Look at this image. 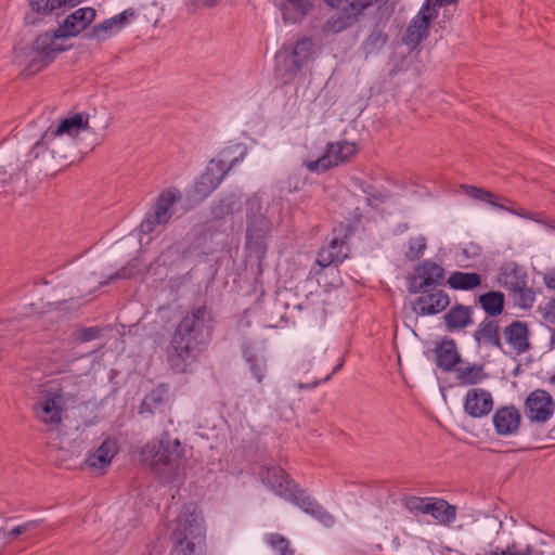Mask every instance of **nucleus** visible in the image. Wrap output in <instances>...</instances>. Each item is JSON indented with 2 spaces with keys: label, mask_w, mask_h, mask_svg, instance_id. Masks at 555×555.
Returning a JSON list of instances; mask_svg holds the SVG:
<instances>
[{
  "label": "nucleus",
  "mask_w": 555,
  "mask_h": 555,
  "mask_svg": "<svg viewBox=\"0 0 555 555\" xmlns=\"http://www.w3.org/2000/svg\"><path fill=\"white\" fill-rule=\"evenodd\" d=\"M211 314L202 306L193 309L178 324L167 348L166 358L176 373H186L205 347Z\"/></svg>",
  "instance_id": "f257e3e1"
},
{
  "label": "nucleus",
  "mask_w": 555,
  "mask_h": 555,
  "mask_svg": "<svg viewBox=\"0 0 555 555\" xmlns=\"http://www.w3.org/2000/svg\"><path fill=\"white\" fill-rule=\"evenodd\" d=\"M281 209L278 203L266 207L259 196L246 201V249L260 262L267 253V238L274 223L280 221Z\"/></svg>",
  "instance_id": "f03ea898"
},
{
  "label": "nucleus",
  "mask_w": 555,
  "mask_h": 555,
  "mask_svg": "<svg viewBox=\"0 0 555 555\" xmlns=\"http://www.w3.org/2000/svg\"><path fill=\"white\" fill-rule=\"evenodd\" d=\"M182 452L183 449L178 439L167 438L146 443L142 455L160 482L171 483L183 480L185 476Z\"/></svg>",
  "instance_id": "7ed1b4c3"
},
{
  "label": "nucleus",
  "mask_w": 555,
  "mask_h": 555,
  "mask_svg": "<svg viewBox=\"0 0 555 555\" xmlns=\"http://www.w3.org/2000/svg\"><path fill=\"white\" fill-rule=\"evenodd\" d=\"M65 392L60 387H49L40 392L33 405L35 417L49 430H56L63 423L66 412Z\"/></svg>",
  "instance_id": "20e7f679"
},
{
  "label": "nucleus",
  "mask_w": 555,
  "mask_h": 555,
  "mask_svg": "<svg viewBox=\"0 0 555 555\" xmlns=\"http://www.w3.org/2000/svg\"><path fill=\"white\" fill-rule=\"evenodd\" d=\"M336 12L324 24L326 33L339 34L358 23L372 0H324Z\"/></svg>",
  "instance_id": "39448f33"
},
{
  "label": "nucleus",
  "mask_w": 555,
  "mask_h": 555,
  "mask_svg": "<svg viewBox=\"0 0 555 555\" xmlns=\"http://www.w3.org/2000/svg\"><path fill=\"white\" fill-rule=\"evenodd\" d=\"M465 193L477 201L485 202L492 207H495L500 210L508 211L513 215L519 216L525 219H530L537 223H541L546 228L555 230V220L546 217L542 212H530L522 208L516 207L512 201L506 197L501 198L500 196L491 193L481 188L473 186V185H463L462 186Z\"/></svg>",
  "instance_id": "423d86ee"
},
{
  "label": "nucleus",
  "mask_w": 555,
  "mask_h": 555,
  "mask_svg": "<svg viewBox=\"0 0 555 555\" xmlns=\"http://www.w3.org/2000/svg\"><path fill=\"white\" fill-rule=\"evenodd\" d=\"M202 517L196 513V508L192 513H183L177 519L176 529L172 532L175 547L172 555H194L195 543L192 539L201 538L202 534Z\"/></svg>",
  "instance_id": "0eeeda50"
},
{
  "label": "nucleus",
  "mask_w": 555,
  "mask_h": 555,
  "mask_svg": "<svg viewBox=\"0 0 555 555\" xmlns=\"http://www.w3.org/2000/svg\"><path fill=\"white\" fill-rule=\"evenodd\" d=\"M245 150L241 152L238 157L231 159L228 164L229 149H224L220 156L221 158L211 160L206 168V171L198 178L195 184V191L201 196H207L221 183L228 171L245 156Z\"/></svg>",
  "instance_id": "6e6552de"
},
{
  "label": "nucleus",
  "mask_w": 555,
  "mask_h": 555,
  "mask_svg": "<svg viewBox=\"0 0 555 555\" xmlns=\"http://www.w3.org/2000/svg\"><path fill=\"white\" fill-rule=\"evenodd\" d=\"M181 201V193L176 188L164 190L157 197L154 211L141 223L143 233L153 232L156 225H165L175 212V205Z\"/></svg>",
  "instance_id": "1a4fd4ad"
},
{
  "label": "nucleus",
  "mask_w": 555,
  "mask_h": 555,
  "mask_svg": "<svg viewBox=\"0 0 555 555\" xmlns=\"http://www.w3.org/2000/svg\"><path fill=\"white\" fill-rule=\"evenodd\" d=\"M446 279L444 268L433 261L425 259L414 269V275L410 279V293H426L431 288L442 285Z\"/></svg>",
  "instance_id": "9d476101"
},
{
  "label": "nucleus",
  "mask_w": 555,
  "mask_h": 555,
  "mask_svg": "<svg viewBox=\"0 0 555 555\" xmlns=\"http://www.w3.org/2000/svg\"><path fill=\"white\" fill-rule=\"evenodd\" d=\"M524 412L530 423L545 424L554 415L555 401L546 390L535 389L527 396Z\"/></svg>",
  "instance_id": "9b49d317"
},
{
  "label": "nucleus",
  "mask_w": 555,
  "mask_h": 555,
  "mask_svg": "<svg viewBox=\"0 0 555 555\" xmlns=\"http://www.w3.org/2000/svg\"><path fill=\"white\" fill-rule=\"evenodd\" d=\"M358 152L354 143L339 141L327 145L325 155L317 160L308 162L307 168L310 171H326L331 167L349 162Z\"/></svg>",
  "instance_id": "f8f14e48"
},
{
  "label": "nucleus",
  "mask_w": 555,
  "mask_h": 555,
  "mask_svg": "<svg viewBox=\"0 0 555 555\" xmlns=\"http://www.w3.org/2000/svg\"><path fill=\"white\" fill-rule=\"evenodd\" d=\"M438 11L428 4H423L418 13L410 22L402 41L411 50L415 49L428 37L429 26L437 18Z\"/></svg>",
  "instance_id": "ddd939ff"
},
{
  "label": "nucleus",
  "mask_w": 555,
  "mask_h": 555,
  "mask_svg": "<svg viewBox=\"0 0 555 555\" xmlns=\"http://www.w3.org/2000/svg\"><path fill=\"white\" fill-rule=\"evenodd\" d=\"M118 453L115 440L105 439L98 448L87 453L86 467L93 474L103 475L111 466L112 460Z\"/></svg>",
  "instance_id": "4468645a"
},
{
  "label": "nucleus",
  "mask_w": 555,
  "mask_h": 555,
  "mask_svg": "<svg viewBox=\"0 0 555 555\" xmlns=\"http://www.w3.org/2000/svg\"><path fill=\"white\" fill-rule=\"evenodd\" d=\"M492 424L498 436H515L521 424L520 411L513 404L500 406L492 415Z\"/></svg>",
  "instance_id": "2eb2a0df"
},
{
  "label": "nucleus",
  "mask_w": 555,
  "mask_h": 555,
  "mask_svg": "<svg viewBox=\"0 0 555 555\" xmlns=\"http://www.w3.org/2000/svg\"><path fill=\"white\" fill-rule=\"evenodd\" d=\"M134 16V10L127 9L102 23L94 25L87 34V37L96 39L98 41H104L129 25Z\"/></svg>",
  "instance_id": "dca6fc26"
},
{
  "label": "nucleus",
  "mask_w": 555,
  "mask_h": 555,
  "mask_svg": "<svg viewBox=\"0 0 555 555\" xmlns=\"http://www.w3.org/2000/svg\"><path fill=\"white\" fill-rule=\"evenodd\" d=\"M348 234L337 235L336 230H334V236L330 241V243L322 247L317 256L315 262L321 268H326L331 264L341 263L349 254L348 246Z\"/></svg>",
  "instance_id": "f3484780"
},
{
  "label": "nucleus",
  "mask_w": 555,
  "mask_h": 555,
  "mask_svg": "<svg viewBox=\"0 0 555 555\" xmlns=\"http://www.w3.org/2000/svg\"><path fill=\"white\" fill-rule=\"evenodd\" d=\"M493 409L492 395L482 388H472L464 400V411L474 418L487 416Z\"/></svg>",
  "instance_id": "a211bd4d"
},
{
  "label": "nucleus",
  "mask_w": 555,
  "mask_h": 555,
  "mask_svg": "<svg viewBox=\"0 0 555 555\" xmlns=\"http://www.w3.org/2000/svg\"><path fill=\"white\" fill-rule=\"evenodd\" d=\"M96 13L92 8H80L68 15L59 26V35L65 38L75 37L85 30L95 20Z\"/></svg>",
  "instance_id": "6ab92c4d"
},
{
  "label": "nucleus",
  "mask_w": 555,
  "mask_h": 555,
  "mask_svg": "<svg viewBox=\"0 0 555 555\" xmlns=\"http://www.w3.org/2000/svg\"><path fill=\"white\" fill-rule=\"evenodd\" d=\"M504 339L512 352L517 356L530 350L529 330L527 323L513 321L503 331Z\"/></svg>",
  "instance_id": "aec40b11"
},
{
  "label": "nucleus",
  "mask_w": 555,
  "mask_h": 555,
  "mask_svg": "<svg viewBox=\"0 0 555 555\" xmlns=\"http://www.w3.org/2000/svg\"><path fill=\"white\" fill-rule=\"evenodd\" d=\"M450 304L449 295L443 291H437L418 297L414 310L421 315L437 314L443 311Z\"/></svg>",
  "instance_id": "412c9836"
},
{
  "label": "nucleus",
  "mask_w": 555,
  "mask_h": 555,
  "mask_svg": "<svg viewBox=\"0 0 555 555\" xmlns=\"http://www.w3.org/2000/svg\"><path fill=\"white\" fill-rule=\"evenodd\" d=\"M528 273L516 262L503 263L500 268L498 282L509 293L528 282Z\"/></svg>",
  "instance_id": "4be33fe9"
},
{
  "label": "nucleus",
  "mask_w": 555,
  "mask_h": 555,
  "mask_svg": "<svg viewBox=\"0 0 555 555\" xmlns=\"http://www.w3.org/2000/svg\"><path fill=\"white\" fill-rule=\"evenodd\" d=\"M479 345L494 347L503 351V344L500 337L499 322L489 318L483 319L474 334Z\"/></svg>",
  "instance_id": "5701e85b"
},
{
  "label": "nucleus",
  "mask_w": 555,
  "mask_h": 555,
  "mask_svg": "<svg viewBox=\"0 0 555 555\" xmlns=\"http://www.w3.org/2000/svg\"><path fill=\"white\" fill-rule=\"evenodd\" d=\"M436 365L444 372H450L461 361L453 339H443L435 348Z\"/></svg>",
  "instance_id": "b1692460"
},
{
  "label": "nucleus",
  "mask_w": 555,
  "mask_h": 555,
  "mask_svg": "<svg viewBox=\"0 0 555 555\" xmlns=\"http://www.w3.org/2000/svg\"><path fill=\"white\" fill-rule=\"evenodd\" d=\"M88 127V118L83 114H75L62 119L57 126H50L47 130L55 134H62L73 141L82 130Z\"/></svg>",
  "instance_id": "393cba45"
},
{
  "label": "nucleus",
  "mask_w": 555,
  "mask_h": 555,
  "mask_svg": "<svg viewBox=\"0 0 555 555\" xmlns=\"http://www.w3.org/2000/svg\"><path fill=\"white\" fill-rule=\"evenodd\" d=\"M310 0H281L280 10L284 23H299L309 12Z\"/></svg>",
  "instance_id": "a878e982"
},
{
  "label": "nucleus",
  "mask_w": 555,
  "mask_h": 555,
  "mask_svg": "<svg viewBox=\"0 0 555 555\" xmlns=\"http://www.w3.org/2000/svg\"><path fill=\"white\" fill-rule=\"evenodd\" d=\"M57 35L59 28L53 34L39 35L34 41V51L43 59H52L54 54L64 51V47L59 43V40L64 37Z\"/></svg>",
  "instance_id": "bb28decb"
},
{
  "label": "nucleus",
  "mask_w": 555,
  "mask_h": 555,
  "mask_svg": "<svg viewBox=\"0 0 555 555\" xmlns=\"http://www.w3.org/2000/svg\"><path fill=\"white\" fill-rule=\"evenodd\" d=\"M278 495L298 505L306 513L317 514L321 509L320 505L315 501L304 495L302 492L297 491L295 486L294 488H285L281 485L278 486Z\"/></svg>",
  "instance_id": "cd10ccee"
},
{
  "label": "nucleus",
  "mask_w": 555,
  "mask_h": 555,
  "mask_svg": "<svg viewBox=\"0 0 555 555\" xmlns=\"http://www.w3.org/2000/svg\"><path fill=\"white\" fill-rule=\"evenodd\" d=\"M427 515H431L438 524L449 526L456 518V508L443 499L433 498Z\"/></svg>",
  "instance_id": "c85d7f7f"
},
{
  "label": "nucleus",
  "mask_w": 555,
  "mask_h": 555,
  "mask_svg": "<svg viewBox=\"0 0 555 555\" xmlns=\"http://www.w3.org/2000/svg\"><path fill=\"white\" fill-rule=\"evenodd\" d=\"M481 283V275L476 272L454 271L447 280V284L454 291H473L479 287Z\"/></svg>",
  "instance_id": "c756f323"
},
{
  "label": "nucleus",
  "mask_w": 555,
  "mask_h": 555,
  "mask_svg": "<svg viewBox=\"0 0 555 555\" xmlns=\"http://www.w3.org/2000/svg\"><path fill=\"white\" fill-rule=\"evenodd\" d=\"M448 330H462L473 323L472 309L462 305L451 308L443 317Z\"/></svg>",
  "instance_id": "7c9ffc66"
},
{
  "label": "nucleus",
  "mask_w": 555,
  "mask_h": 555,
  "mask_svg": "<svg viewBox=\"0 0 555 555\" xmlns=\"http://www.w3.org/2000/svg\"><path fill=\"white\" fill-rule=\"evenodd\" d=\"M260 478L262 482L269 486L275 494H278V486L294 488L295 485L288 480L285 472L278 466L262 467L260 470Z\"/></svg>",
  "instance_id": "2f4dec72"
},
{
  "label": "nucleus",
  "mask_w": 555,
  "mask_h": 555,
  "mask_svg": "<svg viewBox=\"0 0 555 555\" xmlns=\"http://www.w3.org/2000/svg\"><path fill=\"white\" fill-rule=\"evenodd\" d=\"M481 308L492 317L499 315L504 309V294L501 292H489L479 297Z\"/></svg>",
  "instance_id": "473e14b6"
},
{
  "label": "nucleus",
  "mask_w": 555,
  "mask_h": 555,
  "mask_svg": "<svg viewBox=\"0 0 555 555\" xmlns=\"http://www.w3.org/2000/svg\"><path fill=\"white\" fill-rule=\"evenodd\" d=\"M293 59L295 57L304 68L314 55V42L310 38H302L296 42L291 50Z\"/></svg>",
  "instance_id": "72a5a7b5"
},
{
  "label": "nucleus",
  "mask_w": 555,
  "mask_h": 555,
  "mask_svg": "<svg viewBox=\"0 0 555 555\" xmlns=\"http://www.w3.org/2000/svg\"><path fill=\"white\" fill-rule=\"evenodd\" d=\"M514 304L521 309H531L535 301V292L528 282L509 293Z\"/></svg>",
  "instance_id": "f704fd0d"
},
{
  "label": "nucleus",
  "mask_w": 555,
  "mask_h": 555,
  "mask_svg": "<svg viewBox=\"0 0 555 555\" xmlns=\"http://www.w3.org/2000/svg\"><path fill=\"white\" fill-rule=\"evenodd\" d=\"M487 377L481 365H470L457 370V379L462 385H476Z\"/></svg>",
  "instance_id": "c9c22d12"
},
{
  "label": "nucleus",
  "mask_w": 555,
  "mask_h": 555,
  "mask_svg": "<svg viewBox=\"0 0 555 555\" xmlns=\"http://www.w3.org/2000/svg\"><path fill=\"white\" fill-rule=\"evenodd\" d=\"M426 248L427 240L424 235L412 236L408 241L404 258L408 261H416L424 255Z\"/></svg>",
  "instance_id": "e433bc0d"
},
{
  "label": "nucleus",
  "mask_w": 555,
  "mask_h": 555,
  "mask_svg": "<svg viewBox=\"0 0 555 555\" xmlns=\"http://www.w3.org/2000/svg\"><path fill=\"white\" fill-rule=\"evenodd\" d=\"M278 69L286 75L294 76L299 73L302 67L294 57L291 51H282L276 55Z\"/></svg>",
  "instance_id": "4c0bfd02"
},
{
  "label": "nucleus",
  "mask_w": 555,
  "mask_h": 555,
  "mask_svg": "<svg viewBox=\"0 0 555 555\" xmlns=\"http://www.w3.org/2000/svg\"><path fill=\"white\" fill-rule=\"evenodd\" d=\"M54 137L55 138H52L47 142L49 146V154L52 158H67L66 147L73 141L62 134H55Z\"/></svg>",
  "instance_id": "58836bf2"
},
{
  "label": "nucleus",
  "mask_w": 555,
  "mask_h": 555,
  "mask_svg": "<svg viewBox=\"0 0 555 555\" xmlns=\"http://www.w3.org/2000/svg\"><path fill=\"white\" fill-rule=\"evenodd\" d=\"M431 500L433 498L409 496L405 499L404 505L412 514L427 515Z\"/></svg>",
  "instance_id": "ea45409f"
},
{
  "label": "nucleus",
  "mask_w": 555,
  "mask_h": 555,
  "mask_svg": "<svg viewBox=\"0 0 555 555\" xmlns=\"http://www.w3.org/2000/svg\"><path fill=\"white\" fill-rule=\"evenodd\" d=\"M270 546L279 554V555H293L294 552L289 546V542L284 537L272 533L267 539Z\"/></svg>",
  "instance_id": "a19ab883"
},
{
  "label": "nucleus",
  "mask_w": 555,
  "mask_h": 555,
  "mask_svg": "<svg viewBox=\"0 0 555 555\" xmlns=\"http://www.w3.org/2000/svg\"><path fill=\"white\" fill-rule=\"evenodd\" d=\"M29 4L33 11L44 15L62 8L60 0H29Z\"/></svg>",
  "instance_id": "79ce46f5"
},
{
  "label": "nucleus",
  "mask_w": 555,
  "mask_h": 555,
  "mask_svg": "<svg viewBox=\"0 0 555 555\" xmlns=\"http://www.w3.org/2000/svg\"><path fill=\"white\" fill-rule=\"evenodd\" d=\"M246 360L249 363V369L253 376L256 378L258 383H261L264 378L267 370L266 361L255 356H249L246 358Z\"/></svg>",
  "instance_id": "37998d69"
},
{
  "label": "nucleus",
  "mask_w": 555,
  "mask_h": 555,
  "mask_svg": "<svg viewBox=\"0 0 555 555\" xmlns=\"http://www.w3.org/2000/svg\"><path fill=\"white\" fill-rule=\"evenodd\" d=\"M52 138V132L46 130L44 133L41 135L40 140L35 143L30 151V155L34 159H37L41 156L44 157L46 154L49 153V146L47 142Z\"/></svg>",
  "instance_id": "c03bdc74"
},
{
  "label": "nucleus",
  "mask_w": 555,
  "mask_h": 555,
  "mask_svg": "<svg viewBox=\"0 0 555 555\" xmlns=\"http://www.w3.org/2000/svg\"><path fill=\"white\" fill-rule=\"evenodd\" d=\"M538 311L541 313L545 323L555 325V299H550L543 306H539Z\"/></svg>",
  "instance_id": "a18cd8bd"
},
{
  "label": "nucleus",
  "mask_w": 555,
  "mask_h": 555,
  "mask_svg": "<svg viewBox=\"0 0 555 555\" xmlns=\"http://www.w3.org/2000/svg\"><path fill=\"white\" fill-rule=\"evenodd\" d=\"M39 522L37 520H30L23 525L16 526L11 531L8 532V537L13 540L20 537L21 534L27 532L30 529L38 527Z\"/></svg>",
  "instance_id": "49530a36"
},
{
  "label": "nucleus",
  "mask_w": 555,
  "mask_h": 555,
  "mask_svg": "<svg viewBox=\"0 0 555 555\" xmlns=\"http://www.w3.org/2000/svg\"><path fill=\"white\" fill-rule=\"evenodd\" d=\"M101 330L98 326L85 327L79 332V339L83 343L99 337Z\"/></svg>",
  "instance_id": "de8ad7c7"
},
{
  "label": "nucleus",
  "mask_w": 555,
  "mask_h": 555,
  "mask_svg": "<svg viewBox=\"0 0 555 555\" xmlns=\"http://www.w3.org/2000/svg\"><path fill=\"white\" fill-rule=\"evenodd\" d=\"M461 254L465 259L477 258L480 255V247L475 244H470L469 246L462 249Z\"/></svg>",
  "instance_id": "09e8293b"
},
{
  "label": "nucleus",
  "mask_w": 555,
  "mask_h": 555,
  "mask_svg": "<svg viewBox=\"0 0 555 555\" xmlns=\"http://www.w3.org/2000/svg\"><path fill=\"white\" fill-rule=\"evenodd\" d=\"M542 280L547 289L555 291V268L547 270Z\"/></svg>",
  "instance_id": "8fccbe9b"
},
{
  "label": "nucleus",
  "mask_w": 555,
  "mask_h": 555,
  "mask_svg": "<svg viewBox=\"0 0 555 555\" xmlns=\"http://www.w3.org/2000/svg\"><path fill=\"white\" fill-rule=\"evenodd\" d=\"M457 0H426L424 4H428L438 11L440 7L455 3Z\"/></svg>",
  "instance_id": "3c124183"
},
{
  "label": "nucleus",
  "mask_w": 555,
  "mask_h": 555,
  "mask_svg": "<svg viewBox=\"0 0 555 555\" xmlns=\"http://www.w3.org/2000/svg\"><path fill=\"white\" fill-rule=\"evenodd\" d=\"M60 1L62 3V7H64V5H67V4L75 5L79 0H60Z\"/></svg>",
  "instance_id": "603ef678"
},
{
  "label": "nucleus",
  "mask_w": 555,
  "mask_h": 555,
  "mask_svg": "<svg viewBox=\"0 0 555 555\" xmlns=\"http://www.w3.org/2000/svg\"><path fill=\"white\" fill-rule=\"evenodd\" d=\"M551 344L555 347V327L552 330L551 334Z\"/></svg>",
  "instance_id": "864d4df0"
},
{
  "label": "nucleus",
  "mask_w": 555,
  "mask_h": 555,
  "mask_svg": "<svg viewBox=\"0 0 555 555\" xmlns=\"http://www.w3.org/2000/svg\"><path fill=\"white\" fill-rule=\"evenodd\" d=\"M341 365H343V364H341V363H339V364L334 369L333 374H334V373H336L338 370H340Z\"/></svg>",
  "instance_id": "5fc2aeb1"
},
{
  "label": "nucleus",
  "mask_w": 555,
  "mask_h": 555,
  "mask_svg": "<svg viewBox=\"0 0 555 555\" xmlns=\"http://www.w3.org/2000/svg\"><path fill=\"white\" fill-rule=\"evenodd\" d=\"M341 365H343V364H341V363H339V364L334 369L333 374H334V373H336L338 370H340Z\"/></svg>",
  "instance_id": "6e6d98bb"
},
{
  "label": "nucleus",
  "mask_w": 555,
  "mask_h": 555,
  "mask_svg": "<svg viewBox=\"0 0 555 555\" xmlns=\"http://www.w3.org/2000/svg\"><path fill=\"white\" fill-rule=\"evenodd\" d=\"M116 276L119 278V276H124V275L121 274V272H117Z\"/></svg>",
  "instance_id": "4d7b16f0"
},
{
  "label": "nucleus",
  "mask_w": 555,
  "mask_h": 555,
  "mask_svg": "<svg viewBox=\"0 0 555 555\" xmlns=\"http://www.w3.org/2000/svg\"><path fill=\"white\" fill-rule=\"evenodd\" d=\"M146 400H154L155 401V399L152 396L151 397H146Z\"/></svg>",
  "instance_id": "13d9d810"
},
{
  "label": "nucleus",
  "mask_w": 555,
  "mask_h": 555,
  "mask_svg": "<svg viewBox=\"0 0 555 555\" xmlns=\"http://www.w3.org/2000/svg\"><path fill=\"white\" fill-rule=\"evenodd\" d=\"M551 380L555 384V375L552 376Z\"/></svg>",
  "instance_id": "bf43d9fd"
}]
</instances>
